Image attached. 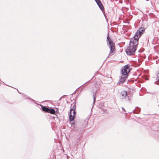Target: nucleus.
Instances as JSON below:
<instances>
[{
    "mask_svg": "<svg viewBox=\"0 0 159 159\" xmlns=\"http://www.w3.org/2000/svg\"><path fill=\"white\" fill-rule=\"evenodd\" d=\"M95 2H96L99 7L102 11H103L104 9V7L103 6L100 0H96Z\"/></svg>",
    "mask_w": 159,
    "mask_h": 159,
    "instance_id": "nucleus-6",
    "label": "nucleus"
},
{
    "mask_svg": "<svg viewBox=\"0 0 159 159\" xmlns=\"http://www.w3.org/2000/svg\"><path fill=\"white\" fill-rule=\"evenodd\" d=\"M140 111V108L139 107H136V109H134L133 111L134 113H138Z\"/></svg>",
    "mask_w": 159,
    "mask_h": 159,
    "instance_id": "nucleus-9",
    "label": "nucleus"
},
{
    "mask_svg": "<svg viewBox=\"0 0 159 159\" xmlns=\"http://www.w3.org/2000/svg\"><path fill=\"white\" fill-rule=\"evenodd\" d=\"M93 105H94V103H95V99L96 98V97H95V93L94 92H93Z\"/></svg>",
    "mask_w": 159,
    "mask_h": 159,
    "instance_id": "nucleus-11",
    "label": "nucleus"
},
{
    "mask_svg": "<svg viewBox=\"0 0 159 159\" xmlns=\"http://www.w3.org/2000/svg\"><path fill=\"white\" fill-rule=\"evenodd\" d=\"M121 98L122 99H125L126 97L128 96L127 92L126 91H123L121 92L120 93Z\"/></svg>",
    "mask_w": 159,
    "mask_h": 159,
    "instance_id": "nucleus-7",
    "label": "nucleus"
},
{
    "mask_svg": "<svg viewBox=\"0 0 159 159\" xmlns=\"http://www.w3.org/2000/svg\"><path fill=\"white\" fill-rule=\"evenodd\" d=\"M31 100H32V101H34V100H33V99H31Z\"/></svg>",
    "mask_w": 159,
    "mask_h": 159,
    "instance_id": "nucleus-14",
    "label": "nucleus"
},
{
    "mask_svg": "<svg viewBox=\"0 0 159 159\" xmlns=\"http://www.w3.org/2000/svg\"><path fill=\"white\" fill-rule=\"evenodd\" d=\"M40 106L41 107L43 111L46 112H48L49 107H46L41 105H40Z\"/></svg>",
    "mask_w": 159,
    "mask_h": 159,
    "instance_id": "nucleus-8",
    "label": "nucleus"
},
{
    "mask_svg": "<svg viewBox=\"0 0 159 159\" xmlns=\"http://www.w3.org/2000/svg\"><path fill=\"white\" fill-rule=\"evenodd\" d=\"M145 30V28L144 27L139 28L135 34L134 36L132 39H134V40H137L138 41L139 38L143 33Z\"/></svg>",
    "mask_w": 159,
    "mask_h": 159,
    "instance_id": "nucleus-3",
    "label": "nucleus"
},
{
    "mask_svg": "<svg viewBox=\"0 0 159 159\" xmlns=\"http://www.w3.org/2000/svg\"><path fill=\"white\" fill-rule=\"evenodd\" d=\"M138 44V41L137 40L131 38L129 46L125 50L126 54L129 56L134 55L136 50Z\"/></svg>",
    "mask_w": 159,
    "mask_h": 159,
    "instance_id": "nucleus-1",
    "label": "nucleus"
},
{
    "mask_svg": "<svg viewBox=\"0 0 159 159\" xmlns=\"http://www.w3.org/2000/svg\"><path fill=\"white\" fill-rule=\"evenodd\" d=\"M129 64L126 65L122 67L121 69L122 75L120 77L119 82L117 83V85L123 84L125 81L126 80L128 77L127 75L130 71L129 70V71H128V70L129 69Z\"/></svg>",
    "mask_w": 159,
    "mask_h": 159,
    "instance_id": "nucleus-2",
    "label": "nucleus"
},
{
    "mask_svg": "<svg viewBox=\"0 0 159 159\" xmlns=\"http://www.w3.org/2000/svg\"><path fill=\"white\" fill-rule=\"evenodd\" d=\"M75 106L74 105L73 108L70 109L69 115V120L70 121L73 120L75 116L76 113L75 111Z\"/></svg>",
    "mask_w": 159,
    "mask_h": 159,
    "instance_id": "nucleus-5",
    "label": "nucleus"
},
{
    "mask_svg": "<svg viewBox=\"0 0 159 159\" xmlns=\"http://www.w3.org/2000/svg\"><path fill=\"white\" fill-rule=\"evenodd\" d=\"M95 0V1L96 0Z\"/></svg>",
    "mask_w": 159,
    "mask_h": 159,
    "instance_id": "nucleus-15",
    "label": "nucleus"
},
{
    "mask_svg": "<svg viewBox=\"0 0 159 159\" xmlns=\"http://www.w3.org/2000/svg\"><path fill=\"white\" fill-rule=\"evenodd\" d=\"M122 110L124 111H125V109L123 107H122Z\"/></svg>",
    "mask_w": 159,
    "mask_h": 159,
    "instance_id": "nucleus-12",
    "label": "nucleus"
},
{
    "mask_svg": "<svg viewBox=\"0 0 159 159\" xmlns=\"http://www.w3.org/2000/svg\"><path fill=\"white\" fill-rule=\"evenodd\" d=\"M48 113H49L51 114H54L55 113V110L53 109H50L49 108V110H48Z\"/></svg>",
    "mask_w": 159,
    "mask_h": 159,
    "instance_id": "nucleus-10",
    "label": "nucleus"
},
{
    "mask_svg": "<svg viewBox=\"0 0 159 159\" xmlns=\"http://www.w3.org/2000/svg\"><path fill=\"white\" fill-rule=\"evenodd\" d=\"M29 98V97H26V98Z\"/></svg>",
    "mask_w": 159,
    "mask_h": 159,
    "instance_id": "nucleus-13",
    "label": "nucleus"
},
{
    "mask_svg": "<svg viewBox=\"0 0 159 159\" xmlns=\"http://www.w3.org/2000/svg\"><path fill=\"white\" fill-rule=\"evenodd\" d=\"M107 41L108 42V44L109 45V48H110V52L107 57H109V56H111V53H113L115 49V46L114 43L111 40L110 38L108 36L107 37Z\"/></svg>",
    "mask_w": 159,
    "mask_h": 159,
    "instance_id": "nucleus-4",
    "label": "nucleus"
}]
</instances>
